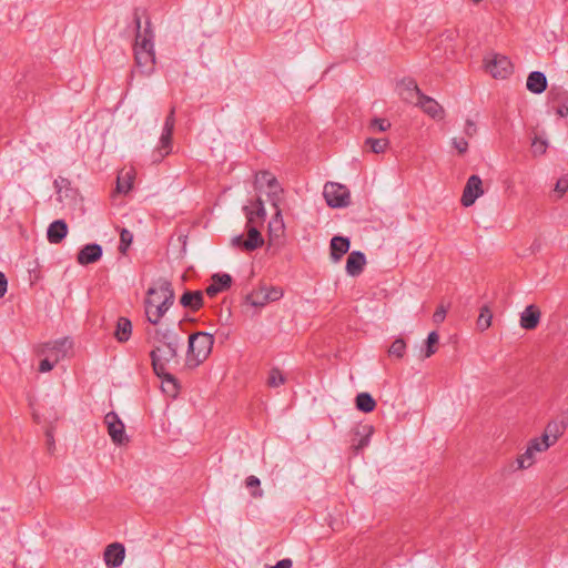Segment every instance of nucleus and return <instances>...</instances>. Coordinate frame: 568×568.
Masks as SVG:
<instances>
[{
	"mask_svg": "<svg viewBox=\"0 0 568 568\" xmlns=\"http://www.w3.org/2000/svg\"><path fill=\"white\" fill-rule=\"evenodd\" d=\"M475 2H479L480 0H474Z\"/></svg>",
	"mask_w": 568,
	"mask_h": 568,
	"instance_id": "69168bd1",
	"label": "nucleus"
},
{
	"mask_svg": "<svg viewBox=\"0 0 568 568\" xmlns=\"http://www.w3.org/2000/svg\"><path fill=\"white\" fill-rule=\"evenodd\" d=\"M285 382H286V377L284 376V374L282 373V371L280 368L273 367L268 372V376L266 379V385L268 387H278V386L285 384Z\"/></svg>",
	"mask_w": 568,
	"mask_h": 568,
	"instance_id": "c85d7f7f",
	"label": "nucleus"
},
{
	"mask_svg": "<svg viewBox=\"0 0 568 568\" xmlns=\"http://www.w3.org/2000/svg\"><path fill=\"white\" fill-rule=\"evenodd\" d=\"M464 132H465V134H466L468 138H473L474 135H476V133H477V126H476V123H475L473 120L467 119V120H466V124H465Z\"/></svg>",
	"mask_w": 568,
	"mask_h": 568,
	"instance_id": "de8ad7c7",
	"label": "nucleus"
},
{
	"mask_svg": "<svg viewBox=\"0 0 568 568\" xmlns=\"http://www.w3.org/2000/svg\"><path fill=\"white\" fill-rule=\"evenodd\" d=\"M564 428H565V426L562 424L552 422L546 426L544 435H547L548 439H550V442L552 444H555L557 442V439L559 438V436L562 434Z\"/></svg>",
	"mask_w": 568,
	"mask_h": 568,
	"instance_id": "7c9ffc66",
	"label": "nucleus"
},
{
	"mask_svg": "<svg viewBox=\"0 0 568 568\" xmlns=\"http://www.w3.org/2000/svg\"><path fill=\"white\" fill-rule=\"evenodd\" d=\"M369 128L383 132L390 128V122L386 119L375 118L371 121Z\"/></svg>",
	"mask_w": 568,
	"mask_h": 568,
	"instance_id": "e433bc0d",
	"label": "nucleus"
},
{
	"mask_svg": "<svg viewBox=\"0 0 568 568\" xmlns=\"http://www.w3.org/2000/svg\"><path fill=\"white\" fill-rule=\"evenodd\" d=\"M452 144L459 154H464L468 150V142L464 138H453Z\"/></svg>",
	"mask_w": 568,
	"mask_h": 568,
	"instance_id": "a19ab883",
	"label": "nucleus"
},
{
	"mask_svg": "<svg viewBox=\"0 0 568 568\" xmlns=\"http://www.w3.org/2000/svg\"><path fill=\"white\" fill-rule=\"evenodd\" d=\"M531 149H532V153L535 155H541V154L546 153L547 142L536 136L532 140Z\"/></svg>",
	"mask_w": 568,
	"mask_h": 568,
	"instance_id": "4c0bfd02",
	"label": "nucleus"
},
{
	"mask_svg": "<svg viewBox=\"0 0 568 568\" xmlns=\"http://www.w3.org/2000/svg\"><path fill=\"white\" fill-rule=\"evenodd\" d=\"M72 347V342L69 338H60L54 342H49L43 345L42 353H51V355L60 356V359L65 357L68 351Z\"/></svg>",
	"mask_w": 568,
	"mask_h": 568,
	"instance_id": "aec40b11",
	"label": "nucleus"
},
{
	"mask_svg": "<svg viewBox=\"0 0 568 568\" xmlns=\"http://www.w3.org/2000/svg\"><path fill=\"white\" fill-rule=\"evenodd\" d=\"M293 561L290 558L282 559L276 562L275 566L271 568H292Z\"/></svg>",
	"mask_w": 568,
	"mask_h": 568,
	"instance_id": "864d4df0",
	"label": "nucleus"
},
{
	"mask_svg": "<svg viewBox=\"0 0 568 568\" xmlns=\"http://www.w3.org/2000/svg\"><path fill=\"white\" fill-rule=\"evenodd\" d=\"M214 344V336L207 332H196L189 336L186 365L196 367L202 364L211 354Z\"/></svg>",
	"mask_w": 568,
	"mask_h": 568,
	"instance_id": "20e7f679",
	"label": "nucleus"
},
{
	"mask_svg": "<svg viewBox=\"0 0 568 568\" xmlns=\"http://www.w3.org/2000/svg\"><path fill=\"white\" fill-rule=\"evenodd\" d=\"M260 485H261L260 479L254 475H251L245 479L246 488L254 489L251 493L252 497H254V498H260L263 496V490L260 489Z\"/></svg>",
	"mask_w": 568,
	"mask_h": 568,
	"instance_id": "f704fd0d",
	"label": "nucleus"
},
{
	"mask_svg": "<svg viewBox=\"0 0 568 568\" xmlns=\"http://www.w3.org/2000/svg\"><path fill=\"white\" fill-rule=\"evenodd\" d=\"M283 192H280L278 190H273V191H270L268 192V199L272 203V205L276 209V216H280L281 215V211L278 209V201L281 200V194Z\"/></svg>",
	"mask_w": 568,
	"mask_h": 568,
	"instance_id": "37998d69",
	"label": "nucleus"
},
{
	"mask_svg": "<svg viewBox=\"0 0 568 568\" xmlns=\"http://www.w3.org/2000/svg\"><path fill=\"white\" fill-rule=\"evenodd\" d=\"M388 143L387 139L367 138L365 140V145L369 146L371 151L377 154L383 153L387 149Z\"/></svg>",
	"mask_w": 568,
	"mask_h": 568,
	"instance_id": "2f4dec72",
	"label": "nucleus"
},
{
	"mask_svg": "<svg viewBox=\"0 0 568 568\" xmlns=\"http://www.w3.org/2000/svg\"><path fill=\"white\" fill-rule=\"evenodd\" d=\"M232 285V277L226 273H216L211 277V284L206 287L205 293L210 297L216 296L219 293L229 290Z\"/></svg>",
	"mask_w": 568,
	"mask_h": 568,
	"instance_id": "4468645a",
	"label": "nucleus"
},
{
	"mask_svg": "<svg viewBox=\"0 0 568 568\" xmlns=\"http://www.w3.org/2000/svg\"><path fill=\"white\" fill-rule=\"evenodd\" d=\"M59 361H60L59 355H57L53 361H50L49 358L42 359L39 365V372L40 373L50 372Z\"/></svg>",
	"mask_w": 568,
	"mask_h": 568,
	"instance_id": "ea45409f",
	"label": "nucleus"
},
{
	"mask_svg": "<svg viewBox=\"0 0 568 568\" xmlns=\"http://www.w3.org/2000/svg\"><path fill=\"white\" fill-rule=\"evenodd\" d=\"M414 90L416 92V102L415 104L420 106L425 113L436 120H443L445 116L444 108L433 98L425 95L418 88V85H414Z\"/></svg>",
	"mask_w": 568,
	"mask_h": 568,
	"instance_id": "6e6552de",
	"label": "nucleus"
},
{
	"mask_svg": "<svg viewBox=\"0 0 568 568\" xmlns=\"http://www.w3.org/2000/svg\"><path fill=\"white\" fill-rule=\"evenodd\" d=\"M373 433L374 427L372 425H362L356 428L354 434L355 437L352 443V449L355 454H358L362 449L368 446Z\"/></svg>",
	"mask_w": 568,
	"mask_h": 568,
	"instance_id": "2eb2a0df",
	"label": "nucleus"
},
{
	"mask_svg": "<svg viewBox=\"0 0 568 568\" xmlns=\"http://www.w3.org/2000/svg\"><path fill=\"white\" fill-rule=\"evenodd\" d=\"M457 37L456 31H447L442 36V42H450Z\"/></svg>",
	"mask_w": 568,
	"mask_h": 568,
	"instance_id": "5fc2aeb1",
	"label": "nucleus"
},
{
	"mask_svg": "<svg viewBox=\"0 0 568 568\" xmlns=\"http://www.w3.org/2000/svg\"><path fill=\"white\" fill-rule=\"evenodd\" d=\"M270 176H273L270 172L267 171H261L256 174V180L257 181H263L267 184V180H270Z\"/></svg>",
	"mask_w": 568,
	"mask_h": 568,
	"instance_id": "4d7b16f0",
	"label": "nucleus"
},
{
	"mask_svg": "<svg viewBox=\"0 0 568 568\" xmlns=\"http://www.w3.org/2000/svg\"><path fill=\"white\" fill-rule=\"evenodd\" d=\"M256 207L255 209H252L253 211V219L256 216L261 220H263L266 215V211H265V207H264V203L261 199H257L256 200ZM251 210V207H248Z\"/></svg>",
	"mask_w": 568,
	"mask_h": 568,
	"instance_id": "c03bdc74",
	"label": "nucleus"
},
{
	"mask_svg": "<svg viewBox=\"0 0 568 568\" xmlns=\"http://www.w3.org/2000/svg\"><path fill=\"white\" fill-rule=\"evenodd\" d=\"M355 406L359 412L372 413L376 408V400L369 393L363 392L357 394Z\"/></svg>",
	"mask_w": 568,
	"mask_h": 568,
	"instance_id": "b1692460",
	"label": "nucleus"
},
{
	"mask_svg": "<svg viewBox=\"0 0 568 568\" xmlns=\"http://www.w3.org/2000/svg\"><path fill=\"white\" fill-rule=\"evenodd\" d=\"M283 290L276 286H266L268 302H275L283 297Z\"/></svg>",
	"mask_w": 568,
	"mask_h": 568,
	"instance_id": "58836bf2",
	"label": "nucleus"
},
{
	"mask_svg": "<svg viewBox=\"0 0 568 568\" xmlns=\"http://www.w3.org/2000/svg\"><path fill=\"white\" fill-rule=\"evenodd\" d=\"M33 419H34V422L39 423L40 422L39 415L33 413Z\"/></svg>",
	"mask_w": 568,
	"mask_h": 568,
	"instance_id": "e2e57ef3",
	"label": "nucleus"
},
{
	"mask_svg": "<svg viewBox=\"0 0 568 568\" xmlns=\"http://www.w3.org/2000/svg\"><path fill=\"white\" fill-rule=\"evenodd\" d=\"M554 444L550 442V439H548V436L547 435H542L541 437L539 438H534L529 442L528 444V447L534 452V453H537V452H545L547 450L550 446H552Z\"/></svg>",
	"mask_w": 568,
	"mask_h": 568,
	"instance_id": "c756f323",
	"label": "nucleus"
},
{
	"mask_svg": "<svg viewBox=\"0 0 568 568\" xmlns=\"http://www.w3.org/2000/svg\"><path fill=\"white\" fill-rule=\"evenodd\" d=\"M132 334V323L128 317H119L116 322V328L114 337L118 342L124 343L129 341Z\"/></svg>",
	"mask_w": 568,
	"mask_h": 568,
	"instance_id": "5701e85b",
	"label": "nucleus"
},
{
	"mask_svg": "<svg viewBox=\"0 0 568 568\" xmlns=\"http://www.w3.org/2000/svg\"><path fill=\"white\" fill-rule=\"evenodd\" d=\"M154 346L150 353L154 373L168 383L173 384L172 393L178 392V379L169 373L168 365L171 362L179 363V347L182 337L172 329H154L152 335Z\"/></svg>",
	"mask_w": 568,
	"mask_h": 568,
	"instance_id": "f257e3e1",
	"label": "nucleus"
},
{
	"mask_svg": "<svg viewBox=\"0 0 568 568\" xmlns=\"http://www.w3.org/2000/svg\"><path fill=\"white\" fill-rule=\"evenodd\" d=\"M526 87L528 91L540 94L547 89V78L540 71H532L527 78Z\"/></svg>",
	"mask_w": 568,
	"mask_h": 568,
	"instance_id": "412c9836",
	"label": "nucleus"
},
{
	"mask_svg": "<svg viewBox=\"0 0 568 568\" xmlns=\"http://www.w3.org/2000/svg\"><path fill=\"white\" fill-rule=\"evenodd\" d=\"M244 242H245V240H244L243 235H236L231 241L233 246L241 247V248H243V243Z\"/></svg>",
	"mask_w": 568,
	"mask_h": 568,
	"instance_id": "6e6d98bb",
	"label": "nucleus"
},
{
	"mask_svg": "<svg viewBox=\"0 0 568 568\" xmlns=\"http://www.w3.org/2000/svg\"><path fill=\"white\" fill-rule=\"evenodd\" d=\"M540 316L541 313L536 305H528L520 314V326L529 331L535 329L539 324Z\"/></svg>",
	"mask_w": 568,
	"mask_h": 568,
	"instance_id": "dca6fc26",
	"label": "nucleus"
},
{
	"mask_svg": "<svg viewBox=\"0 0 568 568\" xmlns=\"http://www.w3.org/2000/svg\"><path fill=\"white\" fill-rule=\"evenodd\" d=\"M68 234V224L63 220L53 221L47 230V239L51 244H59Z\"/></svg>",
	"mask_w": 568,
	"mask_h": 568,
	"instance_id": "a211bd4d",
	"label": "nucleus"
},
{
	"mask_svg": "<svg viewBox=\"0 0 568 568\" xmlns=\"http://www.w3.org/2000/svg\"><path fill=\"white\" fill-rule=\"evenodd\" d=\"M54 187L57 189V193H60L62 187H68L70 185V181L65 178H59L54 180Z\"/></svg>",
	"mask_w": 568,
	"mask_h": 568,
	"instance_id": "09e8293b",
	"label": "nucleus"
},
{
	"mask_svg": "<svg viewBox=\"0 0 568 568\" xmlns=\"http://www.w3.org/2000/svg\"><path fill=\"white\" fill-rule=\"evenodd\" d=\"M162 382H163L164 384H166V386H168V388H165L164 390H165L166 393H169V394H170L171 396H173V397H174V396H176V394L179 393V390H178L176 393H174V394L172 393V390H173V384H172V383H168V382H165L163 378H162Z\"/></svg>",
	"mask_w": 568,
	"mask_h": 568,
	"instance_id": "bf43d9fd",
	"label": "nucleus"
},
{
	"mask_svg": "<svg viewBox=\"0 0 568 568\" xmlns=\"http://www.w3.org/2000/svg\"><path fill=\"white\" fill-rule=\"evenodd\" d=\"M556 113L561 118L567 116L568 115V106L565 104L558 105L556 109Z\"/></svg>",
	"mask_w": 568,
	"mask_h": 568,
	"instance_id": "13d9d810",
	"label": "nucleus"
},
{
	"mask_svg": "<svg viewBox=\"0 0 568 568\" xmlns=\"http://www.w3.org/2000/svg\"><path fill=\"white\" fill-rule=\"evenodd\" d=\"M175 125V106H172L165 118L160 145L153 152V163L161 162L172 151V134Z\"/></svg>",
	"mask_w": 568,
	"mask_h": 568,
	"instance_id": "39448f33",
	"label": "nucleus"
},
{
	"mask_svg": "<svg viewBox=\"0 0 568 568\" xmlns=\"http://www.w3.org/2000/svg\"><path fill=\"white\" fill-rule=\"evenodd\" d=\"M487 72L495 79H506L513 72V64L508 57L491 53L484 59Z\"/></svg>",
	"mask_w": 568,
	"mask_h": 568,
	"instance_id": "0eeeda50",
	"label": "nucleus"
},
{
	"mask_svg": "<svg viewBox=\"0 0 568 568\" xmlns=\"http://www.w3.org/2000/svg\"><path fill=\"white\" fill-rule=\"evenodd\" d=\"M174 290L166 278H160L156 287H150L145 298V315L148 321L156 325L174 303Z\"/></svg>",
	"mask_w": 568,
	"mask_h": 568,
	"instance_id": "7ed1b4c3",
	"label": "nucleus"
},
{
	"mask_svg": "<svg viewBox=\"0 0 568 568\" xmlns=\"http://www.w3.org/2000/svg\"><path fill=\"white\" fill-rule=\"evenodd\" d=\"M132 240H133L132 233L129 230L123 229L120 233V245H119L120 253H122V254L126 253L128 247L132 243Z\"/></svg>",
	"mask_w": 568,
	"mask_h": 568,
	"instance_id": "c9c22d12",
	"label": "nucleus"
},
{
	"mask_svg": "<svg viewBox=\"0 0 568 568\" xmlns=\"http://www.w3.org/2000/svg\"><path fill=\"white\" fill-rule=\"evenodd\" d=\"M104 423L106 424L108 433L114 444L122 445L129 442V438L125 435L124 424L116 413H108L104 417Z\"/></svg>",
	"mask_w": 568,
	"mask_h": 568,
	"instance_id": "1a4fd4ad",
	"label": "nucleus"
},
{
	"mask_svg": "<svg viewBox=\"0 0 568 568\" xmlns=\"http://www.w3.org/2000/svg\"><path fill=\"white\" fill-rule=\"evenodd\" d=\"M153 297L155 298V303H160L163 300V296L161 293H159L158 295H155Z\"/></svg>",
	"mask_w": 568,
	"mask_h": 568,
	"instance_id": "680f3d73",
	"label": "nucleus"
},
{
	"mask_svg": "<svg viewBox=\"0 0 568 568\" xmlns=\"http://www.w3.org/2000/svg\"><path fill=\"white\" fill-rule=\"evenodd\" d=\"M446 314H447V308L444 305H439L433 315L434 322L442 323L445 320Z\"/></svg>",
	"mask_w": 568,
	"mask_h": 568,
	"instance_id": "49530a36",
	"label": "nucleus"
},
{
	"mask_svg": "<svg viewBox=\"0 0 568 568\" xmlns=\"http://www.w3.org/2000/svg\"><path fill=\"white\" fill-rule=\"evenodd\" d=\"M406 351H407L406 342L404 341V338L398 337L388 347L387 353H388L389 357H393L396 359H402L405 356Z\"/></svg>",
	"mask_w": 568,
	"mask_h": 568,
	"instance_id": "a878e982",
	"label": "nucleus"
},
{
	"mask_svg": "<svg viewBox=\"0 0 568 568\" xmlns=\"http://www.w3.org/2000/svg\"><path fill=\"white\" fill-rule=\"evenodd\" d=\"M266 185L270 189V191L278 190L280 192H283V189L281 187L278 181L276 180V178L274 175L270 176V180H267Z\"/></svg>",
	"mask_w": 568,
	"mask_h": 568,
	"instance_id": "3c124183",
	"label": "nucleus"
},
{
	"mask_svg": "<svg viewBox=\"0 0 568 568\" xmlns=\"http://www.w3.org/2000/svg\"><path fill=\"white\" fill-rule=\"evenodd\" d=\"M133 185V174L131 171L125 172L124 174L121 173L118 176L116 181V191L119 193H128Z\"/></svg>",
	"mask_w": 568,
	"mask_h": 568,
	"instance_id": "bb28decb",
	"label": "nucleus"
},
{
	"mask_svg": "<svg viewBox=\"0 0 568 568\" xmlns=\"http://www.w3.org/2000/svg\"><path fill=\"white\" fill-rule=\"evenodd\" d=\"M246 302L255 307H262L268 303L266 295V286H261L258 290L253 291L245 297Z\"/></svg>",
	"mask_w": 568,
	"mask_h": 568,
	"instance_id": "393cba45",
	"label": "nucleus"
},
{
	"mask_svg": "<svg viewBox=\"0 0 568 568\" xmlns=\"http://www.w3.org/2000/svg\"><path fill=\"white\" fill-rule=\"evenodd\" d=\"M439 335L437 332H430L426 339V348L424 357L428 358L434 355L437 351L436 344H438Z\"/></svg>",
	"mask_w": 568,
	"mask_h": 568,
	"instance_id": "72a5a7b5",
	"label": "nucleus"
},
{
	"mask_svg": "<svg viewBox=\"0 0 568 568\" xmlns=\"http://www.w3.org/2000/svg\"><path fill=\"white\" fill-rule=\"evenodd\" d=\"M541 247V243L539 240H535L531 244V250L535 252V251H539Z\"/></svg>",
	"mask_w": 568,
	"mask_h": 568,
	"instance_id": "052dcab7",
	"label": "nucleus"
},
{
	"mask_svg": "<svg viewBox=\"0 0 568 568\" xmlns=\"http://www.w3.org/2000/svg\"><path fill=\"white\" fill-rule=\"evenodd\" d=\"M351 242L348 237L344 236H334L331 240V258L333 262H338L344 254H346L349 250Z\"/></svg>",
	"mask_w": 568,
	"mask_h": 568,
	"instance_id": "6ab92c4d",
	"label": "nucleus"
},
{
	"mask_svg": "<svg viewBox=\"0 0 568 568\" xmlns=\"http://www.w3.org/2000/svg\"><path fill=\"white\" fill-rule=\"evenodd\" d=\"M243 210L247 219V239H245V242L243 243V250L251 252L262 246L264 240L260 231L253 225V211L250 210L248 206H244Z\"/></svg>",
	"mask_w": 568,
	"mask_h": 568,
	"instance_id": "9d476101",
	"label": "nucleus"
},
{
	"mask_svg": "<svg viewBox=\"0 0 568 568\" xmlns=\"http://www.w3.org/2000/svg\"><path fill=\"white\" fill-rule=\"evenodd\" d=\"M102 253L103 250L100 244H87L78 252L77 261L80 265L92 264L101 258Z\"/></svg>",
	"mask_w": 568,
	"mask_h": 568,
	"instance_id": "ddd939ff",
	"label": "nucleus"
},
{
	"mask_svg": "<svg viewBox=\"0 0 568 568\" xmlns=\"http://www.w3.org/2000/svg\"><path fill=\"white\" fill-rule=\"evenodd\" d=\"M414 85H417V83L414 80H409L406 83L405 92L403 93L404 99L406 101H413L414 98H416V92L414 90Z\"/></svg>",
	"mask_w": 568,
	"mask_h": 568,
	"instance_id": "79ce46f5",
	"label": "nucleus"
},
{
	"mask_svg": "<svg viewBox=\"0 0 568 568\" xmlns=\"http://www.w3.org/2000/svg\"><path fill=\"white\" fill-rule=\"evenodd\" d=\"M366 264L365 254L361 251H353L346 261V272L351 276H357L363 272Z\"/></svg>",
	"mask_w": 568,
	"mask_h": 568,
	"instance_id": "f3484780",
	"label": "nucleus"
},
{
	"mask_svg": "<svg viewBox=\"0 0 568 568\" xmlns=\"http://www.w3.org/2000/svg\"><path fill=\"white\" fill-rule=\"evenodd\" d=\"M133 20L136 28L134 57L136 65L143 74L150 75L155 67V51H154V33L151 29V22H145V28L141 30V17L138 10L133 13Z\"/></svg>",
	"mask_w": 568,
	"mask_h": 568,
	"instance_id": "f03ea898",
	"label": "nucleus"
},
{
	"mask_svg": "<svg viewBox=\"0 0 568 568\" xmlns=\"http://www.w3.org/2000/svg\"><path fill=\"white\" fill-rule=\"evenodd\" d=\"M45 437H47L48 449L52 450L54 448V438H53V433H52L51 428H48L45 430Z\"/></svg>",
	"mask_w": 568,
	"mask_h": 568,
	"instance_id": "603ef678",
	"label": "nucleus"
},
{
	"mask_svg": "<svg viewBox=\"0 0 568 568\" xmlns=\"http://www.w3.org/2000/svg\"><path fill=\"white\" fill-rule=\"evenodd\" d=\"M493 313L488 305H484L480 308L479 316L477 318V327L479 331H486L491 325Z\"/></svg>",
	"mask_w": 568,
	"mask_h": 568,
	"instance_id": "cd10ccee",
	"label": "nucleus"
},
{
	"mask_svg": "<svg viewBox=\"0 0 568 568\" xmlns=\"http://www.w3.org/2000/svg\"><path fill=\"white\" fill-rule=\"evenodd\" d=\"M450 53H452V55H455V50H454V48H452Z\"/></svg>",
	"mask_w": 568,
	"mask_h": 568,
	"instance_id": "0e129e2a",
	"label": "nucleus"
},
{
	"mask_svg": "<svg viewBox=\"0 0 568 568\" xmlns=\"http://www.w3.org/2000/svg\"><path fill=\"white\" fill-rule=\"evenodd\" d=\"M323 195L331 207H346L351 204L349 190L339 183L327 182Z\"/></svg>",
	"mask_w": 568,
	"mask_h": 568,
	"instance_id": "423d86ee",
	"label": "nucleus"
},
{
	"mask_svg": "<svg viewBox=\"0 0 568 568\" xmlns=\"http://www.w3.org/2000/svg\"><path fill=\"white\" fill-rule=\"evenodd\" d=\"M558 196L561 197L568 191V180L565 178L559 179L556 182L555 190Z\"/></svg>",
	"mask_w": 568,
	"mask_h": 568,
	"instance_id": "a18cd8bd",
	"label": "nucleus"
},
{
	"mask_svg": "<svg viewBox=\"0 0 568 568\" xmlns=\"http://www.w3.org/2000/svg\"><path fill=\"white\" fill-rule=\"evenodd\" d=\"M104 561L109 568H118L122 565L125 557V548L120 542H113L106 546L104 550Z\"/></svg>",
	"mask_w": 568,
	"mask_h": 568,
	"instance_id": "f8f14e48",
	"label": "nucleus"
},
{
	"mask_svg": "<svg viewBox=\"0 0 568 568\" xmlns=\"http://www.w3.org/2000/svg\"><path fill=\"white\" fill-rule=\"evenodd\" d=\"M483 193L481 179L478 175H470L464 187L460 202L465 207H468L473 205Z\"/></svg>",
	"mask_w": 568,
	"mask_h": 568,
	"instance_id": "9b49d317",
	"label": "nucleus"
},
{
	"mask_svg": "<svg viewBox=\"0 0 568 568\" xmlns=\"http://www.w3.org/2000/svg\"><path fill=\"white\" fill-rule=\"evenodd\" d=\"M183 307L192 311H199L203 306V293L201 291H186L180 298Z\"/></svg>",
	"mask_w": 568,
	"mask_h": 568,
	"instance_id": "4be33fe9",
	"label": "nucleus"
},
{
	"mask_svg": "<svg viewBox=\"0 0 568 568\" xmlns=\"http://www.w3.org/2000/svg\"><path fill=\"white\" fill-rule=\"evenodd\" d=\"M8 290V280L4 273L0 272V298H2Z\"/></svg>",
	"mask_w": 568,
	"mask_h": 568,
	"instance_id": "8fccbe9b",
	"label": "nucleus"
},
{
	"mask_svg": "<svg viewBox=\"0 0 568 568\" xmlns=\"http://www.w3.org/2000/svg\"><path fill=\"white\" fill-rule=\"evenodd\" d=\"M534 452L527 446L524 454L519 455L516 459L517 469L529 468L534 464Z\"/></svg>",
	"mask_w": 568,
	"mask_h": 568,
	"instance_id": "473e14b6",
	"label": "nucleus"
}]
</instances>
